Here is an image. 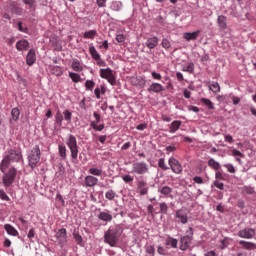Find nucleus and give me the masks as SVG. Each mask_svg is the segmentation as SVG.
Here are the masks:
<instances>
[{"instance_id": "nucleus-33", "label": "nucleus", "mask_w": 256, "mask_h": 256, "mask_svg": "<svg viewBox=\"0 0 256 256\" xmlns=\"http://www.w3.org/2000/svg\"><path fill=\"white\" fill-rule=\"evenodd\" d=\"M201 103H203L205 105V107H207L208 109H215V104L210 100V99H207V98H201L200 99Z\"/></svg>"}, {"instance_id": "nucleus-44", "label": "nucleus", "mask_w": 256, "mask_h": 256, "mask_svg": "<svg viewBox=\"0 0 256 256\" xmlns=\"http://www.w3.org/2000/svg\"><path fill=\"white\" fill-rule=\"evenodd\" d=\"M55 122L57 123V125H59V127L63 125V114H61V112L59 111L55 115Z\"/></svg>"}, {"instance_id": "nucleus-50", "label": "nucleus", "mask_w": 256, "mask_h": 256, "mask_svg": "<svg viewBox=\"0 0 256 256\" xmlns=\"http://www.w3.org/2000/svg\"><path fill=\"white\" fill-rule=\"evenodd\" d=\"M183 71L186 73H193V71H195V65L193 63H189L186 67L183 68Z\"/></svg>"}, {"instance_id": "nucleus-56", "label": "nucleus", "mask_w": 256, "mask_h": 256, "mask_svg": "<svg viewBox=\"0 0 256 256\" xmlns=\"http://www.w3.org/2000/svg\"><path fill=\"white\" fill-rule=\"evenodd\" d=\"M162 47L164 49H171V42H169L167 39L162 40Z\"/></svg>"}, {"instance_id": "nucleus-10", "label": "nucleus", "mask_w": 256, "mask_h": 256, "mask_svg": "<svg viewBox=\"0 0 256 256\" xmlns=\"http://www.w3.org/2000/svg\"><path fill=\"white\" fill-rule=\"evenodd\" d=\"M93 115H94L95 121H92L90 123V127H92L94 131H103V129H105V124L97 125L98 123H101V115H99V113L97 112H94Z\"/></svg>"}, {"instance_id": "nucleus-57", "label": "nucleus", "mask_w": 256, "mask_h": 256, "mask_svg": "<svg viewBox=\"0 0 256 256\" xmlns=\"http://www.w3.org/2000/svg\"><path fill=\"white\" fill-rule=\"evenodd\" d=\"M214 185L217 187V189H220L221 191H223L225 185L223 184V182L219 181V180H215L214 181Z\"/></svg>"}, {"instance_id": "nucleus-34", "label": "nucleus", "mask_w": 256, "mask_h": 256, "mask_svg": "<svg viewBox=\"0 0 256 256\" xmlns=\"http://www.w3.org/2000/svg\"><path fill=\"white\" fill-rule=\"evenodd\" d=\"M11 12L14 14V15H23V8L17 6V4L13 3L12 4V8H11Z\"/></svg>"}, {"instance_id": "nucleus-49", "label": "nucleus", "mask_w": 256, "mask_h": 256, "mask_svg": "<svg viewBox=\"0 0 256 256\" xmlns=\"http://www.w3.org/2000/svg\"><path fill=\"white\" fill-rule=\"evenodd\" d=\"M0 199L1 201H11V198H9V196L3 189H0Z\"/></svg>"}, {"instance_id": "nucleus-38", "label": "nucleus", "mask_w": 256, "mask_h": 256, "mask_svg": "<svg viewBox=\"0 0 256 256\" xmlns=\"http://www.w3.org/2000/svg\"><path fill=\"white\" fill-rule=\"evenodd\" d=\"M69 77L73 81V83H79V81H81V75L75 72H69Z\"/></svg>"}, {"instance_id": "nucleus-22", "label": "nucleus", "mask_w": 256, "mask_h": 256, "mask_svg": "<svg viewBox=\"0 0 256 256\" xmlns=\"http://www.w3.org/2000/svg\"><path fill=\"white\" fill-rule=\"evenodd\" d=\"M71 67L73 71H75L76 73H81V71H83V64H81V62L78 59L72 60Z\"/></svg>"}, {"instance_id": "nucleus-46", "label": "nucleus", "mask_w": 256, "mask_h": 256, "mask_svg": "<svg viewBox=\"0 0 256 256\" xmlns=\"http://www.w3.org/2000/svg\"><path fill=\"white\" fill-rule=\"evenodd\" d=\"M158 167L160 169H163V171H167V169H169V167L167 165H165V158H160L158 160Z\"/></svg>"}, {"instance_id": "nucleus-63", "label": "nucleus", "mask_w": 256, "mask_h": 256, "mask_svg": "<svg viewBox=\"0 0 256 256\" xmlns=\"http://www.w3.org/2000/svg\"><path fill=\"white\" fill-rule=\"evenodd\" d=\"M116 41H117L118 43H123V42H125V35H123V34H118V35L116 36Z\"/></svg>"}, {"instance_id": "nucleus-14", "label": "nucleus", "mask_w": 256, "mask_h": 256, "mask_svg": "<svg viewBox=\"0 0 256 256\" xmlns=\"http://www.w3.org/2000/svg\"><path fill=\"white\" fill-rule=\"evenodd\" d=\"M176 219L178 223H182V225H185L187 223V212L183 209H180L176 212Z\"/></svg>"}, {"instance_id": "nucleus-16", "label": "nucleus", "mask_w": 256, "mask_h": 256, "mask_svg": "<svg viewBox=\"0 0 256 256\" xmlns=\"http://www.w3.org/2000/svg\"><path fill=\"white\" fill-rule=\"evenodd\" d=\"M238 243L241 245L242 249H246V251H255L256 249V244L253 242L240 240Z\"/></svg>"}, {"instance_id": "nucleus-1", "label": "nucleus", "mask_w": 256, "mask_h": 256, "mask_svg": "<svg viewBox=\"0 0 256 256\" xmlns=\"http://www.w3.org/2000/svg\"><path fill=\"white\" fill-rule=\"evenodd\" d=\"M23 159V154L21 151L10 148L8 149L4 157L0 163V171L1 173H5L9 167H11V163H19Z\"/></svg>"}, {"instance_id": "nucleus-7", "label": "nucleus", "mask_w": 256, "mask_h": 256, "mask_svg": "<svg viewBox=\"0 0 256 256\" xmlns=\"http://www.w3.org/2000/svg\"><path fill=\"white\" fill-rule=\"evenodd\" d=\"M100 77L101 79H106L110 85L117 83V77H115V73H113L111 68L100 69Z\"/></svg>"}, {"instance_id": "nucleus-43", "label": "nucleus", "mask_w": 256, "mask_h": 256, "mask_svg": "<svg viewBox=\"0 0 256 256\" xmlns=\"http://www.w3.org/2000/svg\"><path fill=\"white\" fill-rule=\"evenodd\" d=\"M177 243H178V241H177V239H175V238L169 237V238L166 240V245H171V247H172L173 249H177Z\"/></svg>"}, {"instance_id": "nucleus-21", "label": "nucleus", "mask_w": 256, "mask_h": 256, "mask_svg": "<svg viewBox=\"0 0 256 256\" xmlns=\"http://www.w3.org/2000/svg\"><path fill=\"white\" fill-rule=\"evenodd\" d=\"M157 45H159V38H157L156 36L148 38L146 41V47H148V49H155Z\"/></svg>"}, {"instance_id": "nucleus-17", "label": "nucleus", "mask_w": 256, "mask_h": 256, "mask_svg": "<svg viewBox=\"0 0 256 256\" xmlns=\"http://www.w3.org/2000/svg\"><path fill=\"white\" fill-rule=\"evenodd\" d=\"M148 93H161L163 91V85L160 83H152L149 88L147 89Z\"/></svg>"}, {"instance_id": "nucleus-9", "label": "nucleus", "mask_w": 256, "mask_h": 256, "mask_svg": "<svg viewBox=\"0 0 256 256\" xmlns=\"http://www.w3.org/2000/svg\"><path fill=\"white\" fill-rule=\"evenodd\" d=\"M168 164L170 165V169L173 173H176V175H181L183 173V166L181 163H179V160H177L174 157L169 158Z\"/></svg>"}, {"instance_id": "nucleus-41", "label": "nucleus", "mask_w": 256, "mask_h": 256, "mask_svg": "<svg viewBox=\"0 0 256 256\" xmlns=\"http://www.w3.org/2000/svg\"><path fill=\"white\" fill-rule=\"evenodd\" d=\"M132 83L133 85H135L136 87H142V85H145V81L143 78L139 77V78H133L132 79Z\"/></svg>"}, {"instance_id": "nucleus-2", "label": "nucleus", "mask_w": 256, "mask_h": 256, "mask_svg": "<svg viewBox=\"0 0 256 256\" xmlns=\"http://www.w3.org/2000/svg\"><path fill=\"white\" fill-rule=\"evenodd\" d=\"M121 233H123V229H121V226H111L104 235L105 243L110 245V247H115V245H117L119 241V238L121 237Z\"/></svg>"}, {"instance_id": "nucleus-15", "label": "nucleus", "mask_w": 256, "mask_h": 256, "mask_svg": "<svg viewBox=\"0 0 256 256\" xmlns=\"http://www.w3.org/2000/svg\"><path fill=\"white\" fill-rule=\"evenodd\" d=\"M56 238L60 243H66L67 242V229L61 228L56 233Z\"/></svg>"}, {"instance_id": "nucleus-28", "label": "nucleus", "mask_w": 256, "mask_h": 256, "mask_svg": "<svg viewBox=\"0 0 256 256\" xmlns=\"http://www.w3.org/2000/svg\"><path fill=\"white\" fill-rule=\"evenodd\" d=\"M105 93H107V88H105L103 85L95 88L94 90L95 97L98 99H101V94L105 95Z\"/></svg>"}, {"instance_id": "nucleus-58", "label": "nucleus", "mask_w": 256, "mask_h": 256, "mask_svg": "<svg viewBox=\"0 0 256 256\" xmlns=\"http://www.w3.org/2000/svg\"><path fill=\"white\" fill-rule=\"evenodd\" d=\"M232 155L233 157H245V155L243 153H241V151L237 150V149H233L232 150Z\"/></svg>"}, {"instance_id": "nucleus-12", "label": "nucleus", "mask_w": 256, "mask_h": 256, "mask_svg": "<svg viewBox=\"0 0 256 256\" xmlns=\"http://www.w3.org/2000/svg\"><path fill=\"white\" fill-rule=\"evenodd\" d=\"M137 190L140 195H147V193H149V186H147V183L144 180H139L137 182Z\"/></svg>"}, {"instance_id": "nucleus-64", "label": "nucleus", "mask_w": 256, "mask_h": 256, "mask_svg": "<svg viewBox=\"0 0 256 256\" xmlns=\"http://www.w3.org/2000/svg\"><path fill=\"white\" fill-rule=\"evenodd\" d=\"M193 181H194V183H197L198 185H202V183H203V178H201V176H195V177L193 178Z\"/></svg>"}, {"instance_id": "nucleus-61", "label": "nucleus", "mask_w": 256, "mask_h": 256, "mask_svg": "<svg viewBox=\"0 0 256 256\" xmlns=\"http://www.w3.org/2000/svg\"><path fill=\"white\" fill-rule=\"evenodd\" d=\"M224 140L226 141V143H234V139L233 136H231L230 134H226L224 135Z\"/></svg>"}, {"instance_id": "nucleus-42", "label": "nucleus", "mask_w": 256, "mask_h": 256, "mask_svg": "<svg viewBox=\"0 0 256 256\" xmlns=\"http://www.w3.org/2000/svg\"><path fill=\"white\" fill-rule=\"evenodd\" d=\"M85 89L86 91H93V89H95V81L87 80L85 82Z\"/></svg>"}, {"instance_id": "nucleus-53", "label": "nucleus", "mask_w": 256, "mask_h": 256, "mask_svg": "<svg viewBox=\"0 0 256 256\" xmlns=\"http://www.w3.org/2000/svg\"><path fill=\"white\" fill-rule=\"evenodd\" d=\"M122 179H123L124 183H133V181H134V178L129 174L124 175Z\"/></svg>"}, {"instance_id": "nucleus-11", "label": "nucleus", "mask_w": 256, "mask_h": 256, "mask_svg": "<svg viewBox=\"0 0 256 256\" xmlns=\"http://www.w3.org/2000/svg\"><path fill=\"white\" fill-rule=\"evenodd\" d=\"M238 237L241 239H253L255 237V229L244 228L238 232Z\"/></svg>"}, {"instance_id": "nucleus-39", "label": "nucleus", "mask_w": 256, "mask_h": 256, "mask_svg": "<svg viewBox=\"0 0 256 256\" xmlns=\"http://www.w3.org/2000/svg\"><path fill=\"white\" fill-rule=\"evenodd\" d=\"M160 210L158 213H161L162 215H167V211H169V206H167V203L162 202L159 204Z\"/></svg>"}, {"instance_id": "nucleus-51", "label": "nucleus", "mask_w": 256, "mask_h": 256, "mask_svg": "<svg viewBox=\"0 0 256 256\" xmlns=\"http://www.w3.org/2000/svg\"><path fill=\"white\" fill-rule=\"evenodd\" d=\"M105 197L106 199H108L109 201H113V199H115V191L113 190H109L105 193Z\"/></svg>"}, {"instance_id": "nucleus-5", "label": "nucleus", "mask_w": 256, "mask_h": 256, "mask_svg": "<svg viewBox=\"0 0 256 256\" xmlns=\"http://www.w3.org/2000/svg\"><path fill=\"white\" fill-rule=\"evenodd\" d=\"M39 161H41V149L39 148V145H36L28 155V165L31 169H35Z\"/></svg>"}, {"instance_id": "nucleus-31", "label": "nucleus", "mask_w": 256, "mask_h": 256, "mask_svg": "<svg viewBox=\"0 0 256 256\" xmlns=\"http://www.w3.org/2000/svg\"><path fill=\"white\" fill-rule=\"evenodd\" d=\"M208 166H210L211 169H214V171H219V169H221V164L213 158L208 160Z\"/></svg>"}, {"instance_id": "nucleus-30", "label": "nucleus", "mask_w": 256, "mask_h": 256, "mask_svg": "<svg viewBox=\"0 0 256 256\" xmlns=\"http://www.w3.org/2000/svg\"><path fill=\"white\" fill-rule=\"evenodd\" d=\"M50 72L56 77H61L63 75V68L60 66H51Z\"/></svg>"}, {"instance_id": "nucleus-40", "label": "nucleus", "mask_w": 256, "mask_h": 256, "mask_svg": "<svg viewBox=\"0 0 256 256\" xmlns=\"http://www.w3.org/2000/svg\"><path fill=\"white\" fill-rule=\"evenodd\" d=\"M96 35H97V31L96 30L86 31L84 33V39H95Z\"/></svg>"}, {"instance_id": "nucleus-36", "label": "nucleus", "mask_w": 256, "mask_h": 256, "mask_svg": "<svg viewBox=\"0 0 256 256\" xmlns=\"http://www.w3.org/2000/svg\"><path fill=\"white\" fill-rule=\"evenodd\" d=\"M88 172L95 177H101V175H103V170L99 168H90Z\"/></svg>"}, {"instance_id": "nucleus-47", "label": "nucleus", "mask_w": 256, "mask_h": 256, "mask_svg": "<svg viewBox=\"0 0 256 256\" xmlns=\"http://www.w3.org/2000/svg\"><path fill=\"white\" fill-rule=\"evenodd\" d=\"M73 237L78 245H83V237L79 233L74 232Z\"/></svg>"}, {"instance_id": "nucleus-24", "label": "nucleus", "mask_w": 256, "mask_h": 256, "mask_svg": "<svg viewBox=\"0 0 256 256\" xmlns=\"http://www.w3.org/2000/svg\"><path fill=\"white\" fill-rule=\"evenodd\" d=\"M4 229L8 235H12V237H17L19 235L17 229H15V227H13L11 224H5Z\"/></svg>"}, {"instance_id": "nucleus-32", "label": "nucleus", "mask_w": 256, "mask_h": 256, "mask_svg": "<svg viewBox=\"0 0 256 256\" xmlns=\"http://www.w3.org/2000/svg\"><path fill=\"white\" fill-rule=\"evenodd\" d=\"M59 149V155L61 157V159H63L64 161L67 159V147H65V145L61 144L58 146Z\"/></svg>"}, {"instance_id": "nucleus-60", "label": "nucleus", "mask_w": 256, "mask_h": 256, "mask_svg": "<svg viewBox=\"0 0 256 256\" xmlns=\"http://www.w3.org/2000/svg\"><path fill=\"white\" fill-rule=\"evenodd\" d=\"M17 26H18V30L21 31V33H27L28 29H27V27H23L22 22H18Z\"/></svg>"}, {"instance_id": "nucleus-62", "label": "nucleus", "mask_w": 256, "mask_h": 256, "mask_svg": "<svg viewBox=\"0 0 256 256\" xmlns=\"http://www.w3.org/2000/svg\"><path fill=\"white\" fill-rule=\"evenodd\" d=\"M167 154L173 153V151H177V147L175 145H170L166 147Z\"/></svg>"}, {"instance_id": "nucleus-48", "label": "nucleus", "mask_w": 256, "mask_h": 256, "mask_svg": "<svg viewBox=\"0 0 256 256\" xmlns=\"http://www.w3.org/2000/svg\"><path fill=\"white\" fill-rule=\"evenodd\" d=\"M145 251L148 253V255L155 256V246L148 245L145 247Z\"/></svg>"}, {"instance_id": "nucleus-13", "label": "nucleus", "mask_w": 256, "mask_h": 256, "mask_svg": "<svg viewBox=\"0 0 256 256\" xmlns=\"http://www.w3.org/2000/svg\"><path fill=\"white\" fill-rule=\"evenodd\" d=\"M99 183V179L93 175H88L84 179V185L85 187H95Z\"/></svg>"}, {"instance_id": "nucleus-54", "label": "nucleus", "mask_w": 256, "mask_h": 256, "mask_svg": "<svg viewBox=\"0 0 256 256\" xmlns=\"http://www.w3.org/2000/svg\"><path fill=\"white\" fill-rule=\"evenodd\" d=\"M224 167L227 169L228 173H235V167L233 164H224Z\"/></svg>"}, {"instance_id": "nucleus-27", "label": "nucleus", "mask_w": 256, "mask_h": 256, "mask_svg": "<svg viewBox=\"0 0 256 256\" xmlns=\"http://www.w3.org/2000/svg\"><path fill=\"white\" fill-rule=\"evenodd\" d=\"M218 25L220 27V29L225 30L227 29V17L220 15L218 16Z\"/></svg>"}, {"instance_id": "nucleus-59", "label": "nucleus", "mask_w": 256, "mask_h": 256, "mask_svg": "<svg viewBox=\"0 0 256 256\" xmlns=\"http://www.w3.org/2000/svg\"><path fill=\"white\" fill-rule=\"evenodd\" d=\"M151 75H152V78L155 79L156 81H161V79H163V77L155 71L151 72Z\"/></svg>"}, {"instance_id": "nucleus-23", "label": "nucleus", "mask_w": 256, "mask_h": 256, "mask_svg": "<svg viewBox=\"0 0 256 256\" xmlns=\"http://www.w3.org/2000/svg\"><path fill=\"white\" fill-rule=\"evenodd\" d=\"M98 219H100V221H105L106 223H110V221H113V216L109 214V212H100L98 214Z\"/></svg>"}, {"instance_id": "nucleus-18", "label": "nucleus", "mask_w": 256, "mask_h": 256, "mask_svg": "<svg viewBox=\"0 0 256 256\" xmlns=\"http://www.w3.org/2000/svg\"><path fill=\"white\" fill-rule=\"evenodd\" d=\"M35 61H37V57L35 55V50L30 49L26 56V63H27V65L31 66V65H33V63H35Z\"/></svg>"}, {"instance_id": "nucleus-3", "label": "nucleus", "mask_w": 256, "mask_h": 256, "mask_svg": "<svg viewBox=\"0 0 256 256\" xmlns=\"http://www.w3.org/2000/svg\"><path fill=\"white\" fill-rule=\"evenodd\" d=\"M2 183L4 187H11L12 184L15 183V179H17V168L15 166H11L5 172H2Z\"/></svg>"}, {"instance_id": "nucleus-20", "label": "nucleus", "mask_w": 256, "mask_h": 256, "mask_svg": "<svg viewBox=\"0 0 256 256\" xmlns=\"http://www.w3.org/2000/svg\"><path fill=\"white\" fill-rule=\"evenodd\" d=\"M16 49L18 51H27L29 49V41L22 39L16 43Z\"/></svg>"}, {"instance_id": "nucleus-52", "label": "nucleus", "mask_w": 256, "mask_h": 256, "mask_svg": "<svg viewBox=\"0 0 256 256\" xmlns=\"http://www.w3.org/2000/svg\"><path fill=\"white\" fill-rule=\"evenodd\" d=\"M97 7L105 8L107 7V0H96Z\"/></svg>"}, {"instance_id": "nucleus-35", "label": "nucleus", "mask_w": 256, "mask_h": 256, "mask_svg": "<svg viewBox=\"0 0 256 256\" xmlns=\"http://www.w3.org/2000/svg\"><path fill=\"white\" fill-rule=\"evenodd\" d=\"M209 90L213 91L214 93H219L221 91V86H219L218 82H212L209 84Z\"/></svg>"}, {"instance_id": "nucleus-55", "label": "nucleus", "mask_w": 256, "mask_h": 256, "mask_svg": "<svg viewBox=\"0 0 256 256\" xmlns=\"http://www.w3.org/2000/svg\"><path fill=\"white\" fill-rule=\"evenodd\" d=\"M63 114L65 121H71V117L73 116V114H71L69 110H65Z\"/></svg>"}, {"instance_id": "nucleus-29", "label": "nucleus", "mask_w": 256, "mask_h": 256, "mask_svg": "<svg viewBox=\"0 0 256 256\" xmlns=\"http://www.w3.org/2000/svg\"><path fill=\"white\" fill-rule=\"evenodd\" d=\"M89 52L94 61H99V59H101V55L99 54V52H97V49H95L94 46L89 47Z\"/></svg>"}, {"instance_id": "nucleus-8", "label": "nucleus", "mask_w": 256, "mask_h": 256, "mask_svg": "<svg viewBox=\"0 0 256 256\" xmlns=\"http://www.w3.org/2000/svg\"><path fill=\"white\" fill-rule=\"evenodd\" d=\"M132 173L145 175V173H149V165L145 162H136L132 165Z\"/></svg>"}, {"instance_id": "nucleus-37", "label": "nucleus", "mask_w": 256, "mask_h": 256, "mask_svg": "<svg viewBox=\"0 0 256 256\" xmlns=\"http://www.w3.org/2000/svg\"><path fill=\"white\" fill-rule=\"evenodd\" d=\"M19 115H21L19 108H13L11 110L12 121H19Z\"/></svg>"}, {"instance_id": "nucleus-26", "label": "nucleus", "mask_w": 256, "mask_h": 256, "mask_svg": "<svg viewBox=\"0 0 256 256\" xmlns=\"http://www.w3.org/2000/svg\"><path fill=\"white\" fill-rule=\"evenodd\" d=\"M158 191L161 193V195H164V197H169V195L173 193V189L169 186L160 187Z\"/></svg>"}, {"instance_id": "nucleus-45", "label": "nucleus", "mask_w": 256, "mask_h": 256, "mask_svg": "<svg viewBox=\"0 0 256 256\" xmlns=\"http://www.w3.org/2000/svg\"><path fill=\"white\" fill-rule=\"evenodd\" d=\"M121 7H123V3L119 2V1H115L112 3L111 9L113 11H121Z\"/></svg>"}, {"instance_id": "nucleus-25", "label": "nucleus", "mask_w": 256, "mask_h": 256, "mask_svg": "<svg viewBox=\"0 0 256 256\" xmlns=\"http://www.w3.org/2000/svg\"><path fill=\"white\" fill-rule=\"evenodd\" d=\"M180 127H181V121L175 120L170 124L169 131H170V133H177V131H179Z\"/></svg>"}, {"instance_id": "nucleus-4", "label": "nucleus", "mask_w": 256, "mask_h": 256, "mask_svg": "<svg viewBox=\"0 0 256 256\" xmlns=\"http://www.w3.org/2000/svg\"><path fill=\"white\" fill-rule=\"evenodd\" d=\"M66 145L71 152L73 163H76L77 157H79V146L77 145V138L73 136V134H70L67 139Z\"/></svg>"}, {"instance_id": "nucleus-19", "label": "nucleus", "mask_w": 256, "mask_h": 256, "mask_svg": "<svg viewBox=\"0 0 256 256\" xmlns=\"http://www.w3.org/2000/svg\"><path fill=\"white\" fill-rule=\"evenodd\" d=\"M199 33H201V31L197 30L195 32H185L183 34V37L186 41H195V39H197V37H199Z\"/></svg>"}, {"instance_id": "nucleus-6", "label": "nucleus", "mask_w": 256, "mask_h": 256, "mask_svg": "<svg viewBox=\"0 0 256 256\" xmlns=\"http://www.w3.org/2000/svg\"><path fill=\"white\" fill-rule=\"evenodd\" d=\"M187 233L189 235L183 236L180 238V250L187 251L191 247V243H193V228L189 227Z\"/></svg>"}]
</instances>
